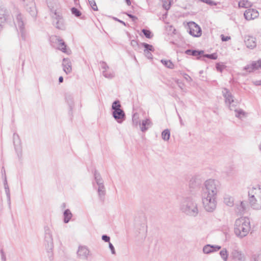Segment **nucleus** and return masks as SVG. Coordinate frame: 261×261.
Instances as JSON below:
<instances>
[{"instance_id":"4be33fe9","label":"nucleus","mask_w":261,"mask_h":261,"mask_svg":"<svg viewBox=\"0 0 261 261\" xmlns=\"http://www.w3.org/2000/svg\"><path fill=\"white\" fill-rule=\"evenodd\" d=\"M232 111H234L235 116L240 119H242L247 116V113L242 109L237 108V106H234V108H233Z\"/></svg>"},{"instance_id":"a19ab883","label":"nucleus","mask_w":261,"mask_h":261,"mask_svg":"<svg viewBox=\"0 0 261 261\" xmlns=\"http://www.w3.org/2000/svg\"><path fill=\"white\" fill-rule=\"evenodd\" d=\"M204 57H206L207 58L216 60L217 59L218 56L216 53L212 54H206L204 55Z\"/></svg>"},{"instance_id":"864d4df0","label":"nucleus","mask_w":261,"mask_h":261,"mask_svg":"<svg viewBox=\"0 0 261 261\" xmlns=\"http://www.w3.org/2000/svg\"><path fill=\"white\" fill-rule=\"evenodd\" d=\"M253 84L256 86H261V81H256L253 82Z\"/></svg>"},{"instance_id":"ddd939ff","label":"nucleus","mask_w":261,"mask_h":261,"mask_svg":"<svg viewBox=\"0 0 261 261\" xmlns=\"http://www.w3.org/2000/svg\"><path fill=\"white\" fill-rule=\"evenodd\" d=\"M77 256L81 259H88L91 255L90 251L86 246H79L77 250Z\"/></svg>"},{"instance_id":"393cba45","label":"nucleus","mask_w":261,"mask_h":261,"mask_svg":"<svg viewBox=\"0 0 261 261\" xmlns=\"http://www.w3.org/2000/svg\"><path fill=\"white\" fill-rule=\"evenodd\" d=\"M72 214L69 210L67 209L64 212V221L65 223H68L71 219Z\"/></svg>"},{"instance_id":"49530a36","label":"nucleus","mask_w":261,"mask_h":261,"mask_svg":"<svg viewBox=\"0 0 261 261\" xmlns=\"http://www.w3.org/2000/svg\"><path fill=\"white\" fill-rule=\"evenodd\" d=\"M109 246L110 249H111L112 253L113 254H115L116 252H115V248H114V247L113 246V245H112V244L110 242H109Z\"/></svg>"},{"instance_id":"ea45409f","label":"nucleus","mask_w":261,"mask_h":261,"mask_svg":"<svg viewBox=\"0 0 261 261\" xmlns=\"http://www.w3.org/2000/svg\"><path fill=\"white\" fill-rule=\"evenodd\" d=\"M142 32L146 38L149 39L151 38L152 36L151 35V32L150 31L145 29H143Z\"/></svg>"},{"instance_id":"c756f323","label":"nucleus","mask_w":261,"mask_h":261,"mask_svg":"<svg viewBox=\"0 0 261 261\" xmlns=\"http://www.w3.org/2000/svg\"><path fill=\"white\" fill-rule=\"evenodd\" d=\"M170 137V130L166 129L162 133V138L164 141H168Z\"/></svg>"},{"instance_id":"412c9836","label":"nucleus","mask_w":261,"mask_h":261,"mask_svg":"<svg viewBox=\"0 0 261 261\" xmlns=\"http://www.w3.org/2000/svg\"><path fill=\"white\" fill-rule=\"evenodd\" d=\"M62 65L63 67V70L66 74H68L71 72V63L69 59L65 58L63 60Z\"/></svg>"},{"instance_id":"4c0bfd02","label":"nucleus","mask_w":261,"mask_h":261,"mask_svg":"<svg viewBox=\"0 0 261 261\" xmlns=\"http://www.w3.org/2000/svg\"><path fill=\"white\" fill-rule=\"evenodd\" d=\"M88 2L93 10H98V8L94 0H88Z\"/></svg>"},{"instance_id":"680f3d73","label":"nucleus","mask_w":261,"mask_h":261,"mask_svg":"<svg viewBox=\"0 0 261 261\" xmlns=\"http://www.w3.org/2000/svg\"><path fill=\"white\" fill-rule=\"evenodd\" d=\"M169 8H170V7H169V5H167V6H165V9H166V10L169 9Z\"/></svg>"},{"instance_id":"c85d7f7f","label":"nucleus","mask_w":261,"mask_h":261,"mask_svg":"<svg viewBox=\"0 0 261 261\" xmlns=\"http://www.w3.org/2000/svg\"><path fill=\"white\" fill-rule=\"evenodd\" d=\"M98 193L99 197L101 198L103 197L106 194V190L104 185L98 186Z\"/></svg>"},{"instance_id":"cd10ccee","label":"nucleus","mask_w":261,"mask_h":261,"mask_svg":"<svg viewBox=\"0 0 261 261\" xmlns=\"http://www.w3.org/2000/svg\"><path fill=\"white\" fill-rule=\"evenodd\" d=\"M204 51L203 50L198 51L196 50H191V49H188L185 51V53L187 55H191L194 56H197L200 55H202L203 54Z\"/></svg>"},{"instance_id":"dca6fc26","label":"nucleus","mask_w":261,"mask_h":261,"mask_svg":"<svg viewBox=\"0 0 261 261\" xmlns=\"http://www.w3.org/2000/svg\"><path fill=\"white\" fill-rule=\"evenodd\" d=\"M245 19L251 20L257 18L259 16L258 12L254 9H248L244 14Z\"/></svg>"},{"instance_id":"5701e85b","label":"nucleus","mask_w":261,"mask_h":261,"mask_svg":"<svg viewBox=\"0 0 261 261\" xmlns=\"http://www.w3.org/2000/svg\"><path fill=\"white\" fill-rule=\"evenodd\" d=\"M139 124L141 125L140 127L141 130L144 132L151 125L152 123L149 119H145L142 120L141 124L140 123Z\"/></svg>"},{"instance_id":"4468645a","label":"nucleus","mask_w":261,"mask_h":261,"mask_svg":"<svg viewBox=\"0 0 261 261\" xmlns=\"http://www.w3.org/2000/svg\"><path fill=\"white\" fill-rule=\"evenodd\" d=\"M21 4L32 15L36 13L35 4L34 0H20Z\"/></svg>"},{"instance_id":"0eeeda50","label":"nucleus","mask_w":261,"mask_h":261,"mask_svg":"<svg viewBox=\"0 0 261 261\" xmlns=\"http://www.w3.org/2000/svg\"><path fill=\"white\" fill-rule=\"evenodd\" d=\"M51 18L53 25L57 29L65 30L66 24L62 14L57 10H51Z\"/></svg>"},{"instance_id":"37998d69","label":"nucleus","mask_w":261,"mask_h":261,"mask_svg":"<svg viewBox=\"0 0 261 261\" xmlns=\"http://www.w3.org/2000/svg\"><path fill=\"white\" fill-rule=\"evenodd\" d=\"M224 68V66L223 65L221 64L220 63H217L216 64V68L217 70L222 72Z\"/></svg>"},{"instance_id":"79ce46f5","label":"nucleus","mask_w":261,"mask_h":261,"mask_svg":"<svg viewBox=\"0 0 261 261\" xmlns=\"http://www.w3.org/2000/svg\"><path fill=\"white\" fill-rule=\"evenodd\" d=\"M151 52V51H144V55L148 59H151L152 58Z\"/></svg>"},{"instance_id":"58836bf2","label":"nucleus","mask_w":261,"mask_h":261,"mask_svg":"<svg viewBox=\"0 0 261 261\" xmlns=\"http://www.w3.org/2000/svg\"><path fill=\"white\" fill-rule=\"evenodd\" d=\"M71 12L76 17H79L81 15V12L75 8H72L71 9Z\"/></svg>"},{"instance_id":"6e6d98bb","label":"nucleus","mask_w":261,"mask_h":261,"mask_svg":"<svg viewBox=\"0 0 261 261\" xmlns=\"http://www.w3.org/2000/svg\"><path fill=\"white\" fill-rule=\"evenodd\" d=\"M185 78L186 79V80H187L188 81H190L192 80V79L191 78V77L186 74H185Z\"/></svg>"},{"instance_id":"09e8293b","label":"nucleus","mask_w":261,"mask_h":261,"mask_svg":"<svg viewBox=\"0 0 261 261\" xmlns=\"http://www.w3.org/2000/svg\"><path fill=\"white\" fill-rule=\"evenodd\" d=\"M253 261H261V253L257 256H254Z\"/></svg>"},{"instance_id":"72a5a7b5","label":"nucleus","mask_w":261,"mask_h":261,"mask_svg":"<svg viewBox=\"0 0 261 261\" xmlns=\"http://www.w3.org/2000/svg\"><path fill=\"white\" fill-rule=\"evenodd\" d=\"M141 45L144 47V51H154V49L152 45L148 44L146 43H141Z\"/></svg>"},{"instance_id":"13d9d810","label":"nucleus","mask_w":261,"mask_h":261,"mask_svg":"<svg viewBox=\"0 0 261 261\" xmlns=\"http://www.w3.org/2000/svg\"><path fill=\"white\" fill-rule=\"evenodd\" d=\"M178 117H179V121H180V124L181 125H184V123L182 122V120L180 117V116L179 115H178Z\"/></svg>"},{"instance_id":"603ef678","label":"nucleus","mask_w":261,"mask_h":261,"mask_svg":"<svg viewBox=\"0 0 261 261\" xmlns=\"http://www.w3.org/2000/svg\"><path fill=\"white\" fill-rule=\"evenodd\" d=\"M176 83L178 84V86L181 88L182 89V86L183 85V84L180 82L178 80L176 81Z\"/></svg>"},{"instance_id":"6ab92c4d","label":"nucleus","mask_w":261,"mask_h":261,"mask_svg":"<svg viewBox=\"0 0 261 261\" xmlns=\"http://www.w3.org/2000/svg\"><path fill=\"white\" fill-rule=\"evenodd\" d=\"M245 42L246 46L251 49L256 46V39L252 36L247 37L245 40Z\"/></svg>"},{"instance_id":"052dcab7","label":"nucleus","mask_w":261,"mask_h":261,"mask_svg":"<svg viewBox=\"0 0 261 261\" xmlns=\"http://www.w3.org/2000/svg\"><path fill=\"white\" fill-rule=\"evenodd\" d=\"M125 2L128 6L130 5L131 2L130 0H125Z\"/></svg>"},{"instance_id":"a18cd8bd","label":"nucleus","mask_w":261,"mask_h":261,"mask_svg":"<svg viewBox=\"0 0 261 261\" xmlns=\"http://www.w3.org/2000/svg\"><path fill=\"white\" fill-rule=\"evenodd\" d=\"M130 45L134 47V48H136V47H137L138 46V43L137 42V41L135 40H132L131 41H130Z\"/></svg>"},{"instance_id":"c03bdc74","label":"nucleus","mask_w":261,"mask_h":261,"mask_svg":"<svg viewBox=\"0 0 261 261\" xmlns=\"http://www.w3.org/2000/svg\"><path fill=\"white\" fill-rule=\"evenodd\" d=\"M101 68L103 69V70H109V66L105 62L101 63Z\"/></svg>"},{"instance_id":"f257e3e1","label":"nucleus","mask_w":261,"mask_h":261,"mask_svg":"<svg viewBox=\"0 0 261 261\" xmlns=\"http://www.w3.org/2000/svg\"><path fill=\"white\" fill-rule=\"evenodd\" d=\"M179 210L185 215L191 217H196L199 213L198 204L192 197H186L181 199Z\"/></svg>"},{"instance_id":"b1692460","label":"nucleus","mask_w":261,"mask_h":261,"mask_svg":"<svg viewBox=\"0 0 261 261\" xmlns=\"http://www.w3.org/2000/svg\"><path fill=\"white\" fill-rule=\"evenodd\" d=\"M239 7L248 8L252 6V3L248 0H241L238 3Z\"/></svg>"},{"instance_id":"bf43d9fd","label":"nucleus","mask_w":261,"mask_h":261,"mask_svg":"<svg viewBox=\"0 0 261 261\" xmlns=\"http://www.w3.org/2000/svg\"><path fill=\"white\" fill-rule=\"evenodd\" d=\"M63 81V77L62 76H60L59 78V83H62Z\"/></svg>"},{"instance_id":"3c124183","label":"nucleus","mask_w":261,"mask_h":261,"mask_svg":"<svg viewBox=\"0 0 261 261\" xmlns=\"http://www.w3.org/2000/svg\"><path fill=\"white\" fill-rule=\"evenodd\" d=\"M127 15L130 18H131L133 21H135V20H136L137 19V17L135 16H134V15H133L132 14H128Z\"/></svg>"},{"instance_id":"aec40b11","label":"nucleus","mask_w":261,"mask_h":261,"mask_svg":"<svg viewBox=\"0 0 261 261\" xmlns=\"http://www.w3.org/2000/svg\"><path fill=\"white\" fill-rule=\"evenodd\" d=\"M261 69V60L253 62L251 65H248L245 67V69L248 72H252L253 70Z\"/></svg>"},{"instance_id":"20e7f679","label":"nucleus","mask_w":261,"mask_h":261,"mask_svg":"<svg viewBox=\"0 0 261 261\" xmlns=\"http://www.w3.org/2000/svg\"><path fill=\"white\" fill-rule=\"evenodd\" d=\"M219 189L220 185L218 181L209 179L204 183L202 194L217 196Z\"/></svg>"},{"instance_id":"9d476101","label":"nucleus","mask_w":261,"mask_h":261,"mask_svg":"<svg viewBox=\"0 0 261 261\" xmlns=\"http://www.w3.org/2000/svg\"><path fill=\"white\" fill-rule=\"evenodd\" d=\"M222 94L225 98V103L228 106L230 110H233L234 106H237L239 102L234 99V97L227 89L223 88Z\"/></svg>"},{"instance_id":"7ed1b4c3","label":"nucleus","mask_w":261,"mask_h":261,"mask_svg":"<svg viewBox=\"0 0 261 261\" xmlns=\"http://www.w3.org/2000/svg\"><path fill=\"white\" fill-rule=\"evenodd\" d=\"M250 229V221L248 218L241 217L236 220L234 224L235 234L243 238L247 235Z\"/></svg>"},{"instance_id":"39448f33","label":"nucleus","mask_w":261,"mask_h":261,"mask_svg":"<svg viewBox=\"0 0 261 261\" xmlns=\"http://www.w3.org/2000/svg\"><path fill=\"white\" fill-rule=\"evenodd\" d=\"M217 196L202 194V202L204 210L213 212L217 206Z\"/></svg>"},{"instance_id":"473e14b6","label":"nucleus","mask_w":261,"mask_h":261,"mask_svg":"<svg viewBox=\"0 0 261 261\" xmlns=\"http://www.w3.org/2000/svg\"><path fill=\"white\" fill-rule=\"evenodd\" d=\"M220 255L223 260L226 261L227 260L228 254L225 248H223L220 251Z\"/></svg>"},{"instance_id":"de8ad7c7","label":"nucleus","mask_w":261,"mask_h":261,"mask_svg":"<svg viewBox=\"0 0 261 261\" xmlns=\"http://www.w3.org/2000/svg\"><path fill=\"white\" fill-rule=\"evenodd\" d=\"M102 239L106 242H109L110 238L109 236L107 235H103L102 236Z\"/></svg>"},{"instance_id":"2f4dec72","label":"nucleus","mask_w":261,"mask_h":261,"mask_svg":"<svg viewBox=\"0 0 261 261\" xmlns=\"http://www.w3.org/2000/svg\"><path fill=\"white\" fill-rule=\"evenodd\" d=\"M246 204L244 202H241L239 205H236L237 212L242 214L245 210Z\"/></svg>"},{"instance_id":"4d7b16f0","label":"nucleus","mask_w":261,"mask_h":261,"mask_svg":"<svg viewBox=\"0 0 261 261\" xmlns=\"http://www.w3.org/2000/svg\"><path fill=\"white\" fill-rule=\"evenodd\" d=\"M4 186L8 185L7 180V178H6V175H5V176H4Z\"/></svg>"},{"instance_id":"f8f14e48","label":"nucleus","mask_w":261,"mask_h":261,"mask_svg":"<svg viewBox=\"0 0 261 261\" xmlns=\"http://www.w3.org/2000/svg\"><path fill=\"white\" fill-rule=\"evenodd\" d=\"M189 34L195 37H199L201 35V30L200 27L193 21L188 23Z\"/></svg>"},{"instance_id":"a878e982","label":"nucleus","mask_w":261,"mask_h":261,"mask_svg":"<svg viewBox=\"0 0 261 261\" xmlns=\"http://www.w3.org/2000/svg\"><path fill=\"white\" fill-rule=\"evenodd\" d=\"M233 198L229 195H225L224 198V202L228 206H231L233 204Z\"/></svg>"},{"instance_id":"e433bc0d","label":"nucleus","mask_w":261,"mask_h":261,"mask_svg":"<svg viewBox=\"0 0 261 261\" xmlns=\"http://www.w3.org/2000/svg\"><path fill=\"white\" fill-rule=\"evenodd\" d=\"M4 188H5V193H6V195H7V198L8 201L9 203H10V189H9L8 185H5L4 186Z\"/></svg>"},{"instance_id":"f704fd0d","label":"nucleus","mask_w":261,"mask_h":261,"mask_svg":"<svg viewBox=\"0 0 261 261\" xmlns=\"http://www.w3.org/2000/svg\"><path fill=\"white\" fill-rule=\"evenodd\" d=\"M161 62L168 68L173 69L174 68V65L170 60H162Z\"/></svg>"},{"instance_id":"a211bd4d","label":"nucleus","mask_w":261,"mask_h":261,"mask_svg":"<svg viewBox=\"0 0 261 261\" xmlns=\"http://www.w3.org/2000/svg\"><path fill=\"white\" fill-rule=\"evenodd\" d=\"M221 248V247L219 245H205L203 248V252L205 254H209L210 253L217 251Z\"/></svg>"},{"instance_id":"f3484780","label":"nucleus","mask_w":261,"mask_h":261,"mask_svg":"<svg viewBox=\"0 0 261 261\" xmlns=\"http://www.w3.org/2000/svg\"><path fill=\"white\" fill-rule=\"evenodd\" d=\"M230 257L234 260L244 261V255L240 251L233 249L230 253Z\"/></svg>"},{"instance_id":"f03ea898","label":"nucleus","mask_w":261,"mask_h":261,"mask_svg":"<svg viewBox=\"0 0 261 261\" xmlns=\"http://www.w3.org/2000/svg\"><path fill=\"white\" fill-rule=\"evenodd\" d=\"M248 200L251 207L261 209V187L258 185L251 186L248 191Z\"/></svg>"},{"instance_id":"5fc2aeb1","label":"nucleus","mask_w":261,"mask_h":261,"mask_svg":"<svg viewBox=\"0 0 261 261\" xmlns=\"http://www.w3.org/2000/svg\"><path fill=\"white\" fill-rule=\"evenodd\" d=\"M114 19H115V20L120 22L121 23L123 24L124 25H125V26L126 25V24H125V23L124 21H123L122 20H119L118 18H115V17H114Z\"/></svg>"},{"instance_id":"1a4fd4ad","label":"nucleus","mask_w":261,"mask_h":261,"mask_svg":"<svg viewBox=\"0 0 261 261\" xmlns=\"http://www.w3.org/2000/svg\"><path fill=\"white\" fill-rule=\"evenodd\" d=\"M121 105L119 101H115L112 106L113 110V116L118 123H121L125 119V115L124 111L120 109Z\"/></svg>"},{"instance_id":"423d86ee","label":"nucleus","mask_w":261,"mask_h":261,"mask_svg":"<svg viewBox=\"0 0 261 261\" xmlns=\"http://www.w3.org/2000/svg\"><path fill=\"white\" fill-rule=\"evenodd\" d=\"M44 241L47 243L48 251V255L50 260L53 259L52 249L54 247L53 238V229L50 226H45L44 228Z\"/></svg>"},{"instance_id":"6e6552de","label":"nucleus","mask_w":261,"mask_h":261,"mask_svg":"<svg viewBox=\"0 0 261 261\" xmlns=\"http://www.w3.org/2000/svg\"><path fill=\"white\" fill-rule=\"evenodd\" d=\"M14 23L17 29H19L22 39L25 40L27 34L24 29V18L19 11H16L14 14Z\"/></svg>"},{"instance_id":"2eb2a0df","label":"nucleus","mask_w":261,"mask_h":261,"mask_svg":"<svg viewBox=\"0 0 261 261\" xmlns=\"http://www.w3.org/2000/svg\"><path fill=\"white\" fill-rule=\"evenodd\" d=\"M9 17V12L4 8L0 7V30L8 21Z\"/></svg>"},{"instance_id":"7c9ffc66","label":"nucleus","mask_w":261,"mask_h":261,"mask_svg":"<svg viewBox=\"0 0 261 261\" xmlns=\"http://www.w3.org/2000/svg\"><path fill=\"white\" fill-rule=\"evenodd\" d=\"M103 75L108 79H112L114 77L115 74L114 72L112 70H103L102 71Z\"/></svg>"},{"instance_id":"bb28decb","label":"nucleus","mask_w":261,"mask_h":261,"mask_svg":"<svg viewBox=\"0 0 261 261\" xmlns=\"http://www.w3.org/2000/svg\"><path fill=\"white\" fill-rule=\"evenodd\" d=\"M94 178L98 186L103 185V181L99 173L96 171L94 172Z\"/></svg>"},{"instance_id":"c9c22d12","label":"nucleus","mask_w":261,"mask_h":261,"mask_svg":"<svg viewBox=\"0 0 261 261\" xmlns=\"http://www.w3.org/2000/svg\"><path fill=\"white\" fill-rule=\"evenodd\" d=\"M13 140H14V144L16 147L17 146H19L20 145V140L19 138V136L17 134H14L13 135Z\"/></svg>"},{"instance_id":"9b49d317","label":"nucleus","mask_w":261,"mask_h":261,"mask_svg":"<svg viewBox=\"0 0 261 261\" xmlns=\"http://www.w3.org/2000/svg\"><path fill=\"white\" fill-rule=\"evenodd\" d=\"M50 40L51 43L58 45V49L62 51L63 53L69 54L66 50V45L65 43L59 36H53L50 37Z\"/></svg>"},{"instance_id":"8fccbe9b","label":"nucleus","mask_w":261,"mask_h":261,"mask_svg":"<svg viewBox=\"0 0 261 261\" xmlns=\"http://www.w3.org/2000/svg\"><path fill=\"white\" fill-rule=\"evenodd\" d=\"M230 39V37L228 36H224V35H221V39L223 41H227Z\"/></svg>"}]
</instances>
